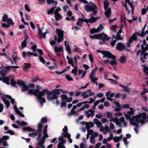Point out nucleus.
<instances>
[{
    "label": "nucleus",
    "mask_w": 148,
    "mask_h": 148,
    "mask_svg": "<svg viewBox=\"0 0 148 148\" xmlns=\"http://www.w3.org/2000/svg\"><path fill=\"white\" fill-rule=\"evenodd\" d=\"M130 111H128L127 113L124 114V116L127 120H130V124L132 125H134L136 127L138 126L139 123L141 125L144 124L145 123V119H147L148 122V115L147 116V114L145 112H139L137 114L132 116L135 112L136 110L132 108H130Z\"/></svg>",
    "instance_id": "obj_1"
},
{
    "label": "nucleus",
    "mask_w": 148,
    "mask_h": 148,
    "mask_svg": "<svg viewBox=\"0 0 148 148\" xmlns=\"http://www.w3.org/2000/svg\"><path fill=\"white\" fill-rule=\"evenodd\" d=\"M29 94H34L37 97V100L41 104L46 102L45 99L42 97L45 96L46 93L49 94V90L47 89L43 90L41 92L37 89H29L28 91Z\"/></svg>",
    "instance_id": "obj_2"
},
{
    "label": "nucleus",
    "mask_w": 148,
    "mask_h": 148,
    "mask_svg": "<svg viewBox=\"0 0 148 148\" xmlns=\"http://www.w3.org/2000/svg\"><path fill=\"white\" fill-rule=\"evenodd\" d=\"M98 53H101L103 55V58H107L108 60H103V61L105 63H109L110 64L113 66V67L115 68L117 64V62L114 56L111 54L109 52L106 51H101L98 50L97 51Z\"/></svg>",
    "instance_id": "obj_3"
},
{
    "label": "nucleus",
    "mask_w": 148,
    "mask_h": 148,
    "mask_svg": "<svg viewBox=\"0 0 148 148\" xmlns=\"http://www.w3.org/2000/svg\"><path fill=\"white\" fill-rule=\"evenodd\" d=\"M2 99L4 103L6 105V107L7 108H8L10 105V102L8 100V99H10L11 102L13 105H14L13 106V108L16 113L21 117H24V114L19 111V110L17 108L16 106L14 105L15 101L13 99H12L10 96L7 95H3L2 96Z\"/></svg>",
    "instance_id": "obj_4"
},
{
    "label": "nucleus",
    "mask_w": 148,
    "mask_h": 148,
    "mask_svg": "<svg viewBox=\"0 0 148 148\" xmlns=\"http://www.w3.org/2000/svg\"><path fill=\"white\" fill-rule=\"evenodd\" d=\"M19 67L17 66H8L6 68V70H3L1 71L2 77H0V80H2L3 82L6 83L7 84H10V83L9 78L8 77L5 76V75L7 73V71L10 69L11 68H17Z\"/></svg>",
    "instance_id": "obj_5"
},
{
    "label": "nucleus",
    "mask_w": 148,
    "mask_h": 148,
    "mask_svg": "<svg viewBox=\"0 0 148 148\" xmlns=\"http://www.w3.org/2000/svg\"><path fill=\"white\" fill-rule=\"evenodd\" d=\"M89 3L92 5L89 4L85 5L84 6V9L87 12H93L91 13L90 16H95L97 12L98 8L95 3L91 2H90Z\"/></svg>",
    "instance_id": "obj_6"
},
{
    "label": "nucleus",
    "mask_w": 148,
    "mask_h": 148,
    "mask_svg": "<svg viewBox=\"0 0 148 148\" xmlns=\"http://www.w3.org/2000/svg\"><path fill=\"white\" fill-rule=\"evenodd\" d=\"M47 125H46L43 131V136L37 144L38 146L40 148H45V146L44 144L45 142V139L49 137V136L47 133Z\"/></svg>",
    "instance_id": "obj_7"
},
{
    "label": "nucleus",
    "mask_w": 148,
    "mask_h": 148,
    "mask_svg": "<svg viewBox=\"0 0 148 148\" xmlns=\"http://www.w3.org/2000/svg\"><path fill=\"white\" fill-rule=\"evenodd\" d=\"M11 85L15 87L17 84L19 86L21 89V90L23 92L25 91L28 90L29 87L26 86L24 82L22 81H18L17 83L13 79H11Z\"/></svg>",
    "instance_id": "obj_8"
},
{
    "label": "nucleus",
    "mask_w": 148,
    "mask_h": 148,
    "mask_svg": "<svg viewBox=\"0 0 148 148\" xmlns=\"http://www.w3.org/2000/svg\"><path fill=\"white\" fill-rule=\"evenodd\" d=\"M90 37L92 39H101L102 41L99 42V43L101 44H104L105 40H107L110 39V37H108V36L106 34L103 33L98 35H95L93 36H90Z\"/></svg>",
    "instance_id": "obj_9"
},
{
    "label": "nucleus",
    "mask_w": 148,
    "mask_h": 148,
    "mask_svg": "<svg viewBox=\"0 0 148 148\" xmlns=\"http://www.w3.org/2000/svg\"><path fill=\"white\" fill-rule=\"evenodd\" d=\"M106 114V117L108 118L109 119L110 122H114L119 127H122L121 124L119 122V119L116 117L113 118L112 117V112H107Z\"/></svg>",
    "instance_id": "obj_10"
},
{
    "label": "nucleus",
    "mask_w": 148,
    "mask_h": 148,
    "mask_svg": "<svg viewBox=\"0 0 148 148\" xmlns=\"http://www.w3.org/2000/svg\"><path fill=\"white\" fill-rule=\"evenodd\" d=\"M109 3L107 0H105L103 2V6L105 10L104 14L107 18H109L111 14V10L109 7Z\"/></svg>",
    "instance_id": "obj_11"
},
{
    "label": "nucleus",
    "mask_w": 148,
    "mask_h": 148,
    "mask_svg": "<svg viewBox=\"0 0 148 148\" xmlns=\"http://www.w3.org/2000/svg\"><path fill=\"white\" fill-rule=\"evenodd\" d=\"M64 32L58 29L56 30L57 35L54 37L55 40L60 43L63 40L64 38Z\"/></svg>",
    "instance_id": "obj_12"
},
{
    "label": "nucleus",
    "mask_w": 148,
    "mask_h": 148,
    "mask_svg": "<svg viewBox=\"0 0 148 148\" xmlns=\"http://www.w3.org/2000/svg\"><path fill=\"white\" fill-rule=\"evenodd\" d=\"M68 130V129L67 126H65L63 129V131L64 133H62V136L63 137H67L69 140V143H71L72 142V140L70 138L71 135L70 134L67 132Z\"/></svg>",
    "instance_id": "obj_13"
},
{
    "label": "nucleus",
    "mask_w": 148,
    "mask_h": 148,
    "mask_svg": "<svg viewBox=\"0 0 148 148\" xmlns=\"http://www.w3.org/2000/svg\"><path fill=\"white\" fill-rule=\"evenodd\" d=\"M139 34L138 33L133 34L131 38L129 39L127 43V47H129L131 43L132 42L133 40H137V36H139Z\"/></svg>",
    "instance_id": "obj_14"
},
{
    "label": "nucleus",
    "mask_w": 148,
    "mask_h": 148,
    "mask_svg": "<svg viewBox=\"0 0 148 148\" xmlns=\"http://www.w3.org/2000/svg\"><path fill=\"white\" fill-rule=\"evenodd\" d=\"M44 29L45 30V32H42L44 31V29L43 30L42 29H41L40 28L38 27V33L39 36L41 38H45L46 34L47 33L46 32V31H47V29Z\"/></svg>",
    "instance_id": "obj_15"
},
{
    "label": "nucleus",
    "mask_w": 148,
    "mask_h": 148,
    "mask_svg": "<svg viewBox=\"0 0 148 148\" xmlns=\"http://www.w3.org/2000/svg\"><path fill=\"white\" fill-rule=\"evenodd\" d=\"M148 56V53L143 52H141L140 55V60L142 62H145L147 59V57Z\"/></svg>",
    "instance_id": "obj_16"
},
{
    "label": "nucleus",
    "mask_w": 148,
    "mask_h": 148,
    "mask_svg": "<svg viewBox=\"0 0 148 148\" xmlns=\"http://www.w3.org/2000/svg\"><path fill=\"white\" fill-rule=\"evenodd\" d=\"M103 27L101 24L97 29H92L91 30L90 32L92 34H93L95 33H98L101 31L103 29Z\"/></svg>",
    "instance_id": "obj_17"
},
{
    "label": "nucleus",
    "mask_w": 148,
    "mask_h": 148,
    "mask_svg": "<svg viewBox=\"0 0 148 148\" xmlns=\"http://www.w3.org/2000/svg\"><path fill=\"white\" fill-rule=\"evenodd\" d=\"M58 140L61 141V142L59 143L58 148H65L64 146L62 143H64L66 142V140H64L62 137H60L58 138Z\"/></svg>",
    "instance_id": "obj_18"
},
{
    "label": "nucleus",
    "mask_w": 148,
    "mask_h": 148,
    "mask_svg": "<svg viewBox=\"0 0 148 148\" xmlns=\"http://www.w3.org/2000/svg\"><path fill=\"white\" fill-rule=\"evenodd\" d=\"M94 112V111L90 109L88 110V111H86L85 113L86 117L87 118H89L90 116L92 117H93L95 114Z\"/></svg>",
    "instance_id": "obj_19"
},
{
    "label": "nucleus",
    "mask_w": 148,
    "mask_h": 148,
    "mask_svg": "<svg viewBox=\"0 0 148 148\" xmlns=\"http://www.w3.org/2000/svg\"><path fill=\"white\" fill-rule=\"evenodd\" d=\"M54 51L56 54V55L57 56H59L60 54L59 53V52L61 51L63 52V49L61 46L59 47H56L54 49Z\"/></svg>",
    "instance_id": "obj_20"
},
{
    "label": "nucleus",
    "mask_w": 148,
    "mask_h": 148,
    "mask_svg": "<svg viewBox=\"0 0 148 148\" xmlns=\"http://www.w3.org/2000/svg\"><path fill=\"white\" fill-rule=\"evenodd\" d=\"M116 49L119 51L123 50L125 49V46L123 44L119 42L117 45Z\"/></svg>",
    "instance_id": "obj_21"
},
{
    "label": "nucleus",
    "mask_w": 148,
    "mask_h": 148,
    "mask_svg": "<svg viewBox=\"0 0 148 148\" xmlns=\"http://www.w3.org/2000/svg\"><path fill=\"white\" fill-rule=\"evenodd\" d=\"M94 16H91L92 18H91L88 19H87L85 18H84L85 20H86V22H89L90 23H92L95 22L97 19H99L100 18L99 17L97 18H95Z\"/></svg>",
    "instance_id": "obj_22"
},
{
    "label": "nucleus",
    "mask_w": 148,
    "mask_h": 148,
    "mask_svg": "<svg viewBox=\"0 0 148 148\" xmlns=\"http://www.w3.org/2000/svg\"><path fill=\"white\" fill-rule=\"evenodd\" d=\"M114 95V94L113 93H111L110 91L107 92L106 94V99L108 100H111V97H113Z\"/></svg>",
    "instance_id": "obj_23"
},
{
    "label": "nucleus",
    "mask_w": 148,
    "mask_h": 148,
    "mask_svg": "<svg viewBox=\"0 0 148 148\" xmlns=\"http://www.w3.org/2000/svg\"><path fill=\"white\" fill-rule=\"evenodd\" d=\"M119 86L123 89L124 91L127 92L129 93L130 91V89L129 88L121 84H119Z\"/></svg>",
    "instance_id": "obj_24"
},
{
    "label": "nucleus",
    "mask_w": 148,
    "mask_h": 148,
    "mask_svg": "<svg viewBox=\"0 0 148 148\" xmlns=\"http://www.w3.org/2000/svg\"><path fill=\"white\" fill-rule=\"evenodd\" d=\"M33 54V53L30 51H28L27 53H26L25 51H23L22 52V56L24 58H25L27 56L29 57L30 56H32Z\"/></svg>",
    "instance_id": "obj_25"
},
{
    "label": "nucleus",
    "mask_w": 148,
    "mask_h": 148,
    "mask_svg": "<svg viewBox=\"0 0 148 148\" xmlns=\"http://www.w3.org/2000/svg\"><path fill=\"white\" fill-rule=\"evenodd\" d=\"M64 45L66 50L70 54H71V51L68 43H67L66 42V41H65Z\"/></svg>",
    "instance_id": "obj_26"
},
{
    "label": "nucleus",
    "mask_w": 148,
    "mask_h": 148,
    "mask_svg": "<svg viewBox=\"0 0 148 148\" xmlns=\"http://www.w3.org/2000/svg\"><path fill=\"white\" fill-rule=\"evenodd\" d=\"M94 125L93 123L90 121L86 122V126L87 129H90V127H93Z\"/></svg>",
    "instance_id": "obj_27"
},
{
    "label": "nucleus",
    "mask_w": 148,
    "mask_h": 148,
    "mask_svg": "<svg viewBox=\"0 0 148 148\" xmlns=\"http://www.w3.org/2000/svg\"><path fill=\"white\" fill-rule=\"evenodd\" d=\"M84 21L86 22V20H85V19H84L82 18H79L76 23V24L79 26H81L82 25L83 22Z\"/></svg>",
    "instance_id": "obj_28"
},
{
    "label": "nucleus",
    "mask_w": 148,
    "mask_h": 148,
    "mask_svg": "<svg viewBox=\"0 0 148 148\" xmlns=\"http://www.w3.org/2000/svg\"><path fill=\"white\" fill-rule=\"evenodd\" d=\"M141 51L146 52V51L148 49V44L143 45V44L141 45Z\"/></svg>",
    "instance_id": "obj_29"
},
{
    "label": "nucleus",
    "mask_w": 148,
    "mask_h": 148,
    "mask_svg": "<svg viewBox=\"0 0 148 148\" xmlns=\"http://www.w3.org/2000/svg\"><path fill=\"white\" fill-rule=\"evenodd\" d=\"M23 66L24 70L27 71L31 67V64L29 63H24Z\"/></svg>",
    "instance_id": "obj_30"
},
{
    "label": "nucleus",
    "mask_w": 148,
    "mask_h": 148,
    "mask_svg": "<svg viewBox=\"0 0 148 148\" xmlns=\"http://www.w3.org/2000/svg\"><path fill=\"white\" fill-rule=\"evenodd\" d=\"M122 137L123 136L122 135H121L119 137H114L113 140L114 142L117 143L122 139Z\"/></svg>",
    "instance_id": "obj_31"
},
{
    "label": "nucleus",
    "mask_w": 148,
    "mask_h": 148,
    "mask_svg": "<svg viewBox=\"0 0 148 148\" xmlns=\"http://www.w3.org/2000/svg\"><path fill=\"white\" fill-rule=\"evenodd\" d=\"M126 60V57L125 56H123L120 57L119 62L121 63H125Z\"/></svg>",
    "instance_id": "obj_32"
},
{
    "label": "nucleus",
    "mask_w": 148,
    "mask_h": 148,
    "mask_svg": "<svg viewBox=\"0 0 148 148\" xmlns=\"http://www.w3.org/2000/svg\"><path fill=\"white\" fill-rule=\"evenodd\" d=\"M121 33V29H120L119 32L117 34V35L115 37V39L116 40H121L122 38L121 37V35L120 34Z\"/></svg>",
    "instance_id": "obj_33"
},
{
    "label": "nucleus",
    "mask_w": 148,
    "mask_h": 148,
    "mask_svg": "<svg viewBox=\"0 0 148 148\" xmlns=\"http://www.w3.org/2000/svg\"><path fill=\"white\" fill-rule=\"evenodd\" d=\"M81 95L84 99L88 98L89 97V95L86 92H84L81 93Z\"/></svg>",
    "instance_id": "obj_34"
},
{
    "label": "nucleus",
    "mask_w": 148,
    "mask_h": 148,
    "mask_svg": "<svg viewBox=\"0 0 148 148\" xmlns=\"http://www.w3.org/2000/svg\"><path fill=\"white\" fill-rule=\"evenodd\" d=\"M27 40V39L26 38H25L23 41L22 42L21 47H20L21 49H23L26 46Z\"/></svg>",
    "instance_id": "obj_35"
},
{
    "label": "nucleus",
    "mask_w": 148,
    "mask_h": 148,
    "mask_svg": "<svg viewBox=\"0 0 148 148\" xmlns=\"http://www.w3.org/2000/svg\"><path fill=\"white\" fill-rule=\"evenodd\" d=\"M23 132L25 130H27L29 132H34V129H32L29 127H23Z\"/></svg>",
    "instance_id": "obj_36"
},
{
    "label": "nucleus",
    "mask_w": 148,
    "mask_h": 148,
    "mask_svg": "<svg viewBox=\"0 0 148 148\" xmlns=\"http://www.w3.org/2000/svg\"><path fill=\"white\" fill-rule=\"evenodd\" d=\"M47 3L49 4H52L53 6L56 5L57 3L53 0H47Z\"/></svg>",
    "instance_id": "obj_37"
},
{
    "label": "nucleus",
    "mask_w": 148,
    "mask_h": 148,
    "mask_svg": "<svg viewBox=\"0 0 148 148\" xmlns=\"http://www.w3.org/2000/svg\"><path fill=\"white\" fill-rule=\"evenodd\" d=\"M16 123L17 124L20 125H27V123L24 122L23 121H21L18 120H17L16 121Z\"/></svg>",
    "instance_id": "obj_38"
},
{
    "label": "nucleus",
    "mask_w": 148,
    "mask_h": 148,
    "mask_svg": "<svg viewBox=\"0 0 148 148\" xmlns=\"http://www.w3.org/2000/svg\"><path fill=\"white\" fill-rule=\"evenodd\" d=\"M17 53L16 52H15L14 53L13 55L12 56V58L14 61V64L15 63V64H16V56Z\"/></svg>",
    "instance_id": "obj_39"
},
{
    "label": "nucleus",
    "mask_w": 148,
    "mask_h": 148,
    "mask_svg": "<svg viewBox=\"0 0 148 148\" xmlns=\"http://www.w3.org/2000/svg\"><path fill=\"white\" fill-rule=\"evenodd\" d=\"M54 14L55 15V17L56 20H59L62 18V16L59 13Z\"/></svg>",
    "instance_id": "obj_40"
},
{
    "label": "nucleus",
    "mask_w": 148,
    "mask_h": 148,
    "mask_svg": "<svg viewBox=\"0 0 148 148\" xmlns=\"http://www.w3.org/2000/svg\"><path fill=\"white\" fill-rule=\"evenodd\" d=\"M7 22L8 23V24L9 25H14V22L11 18L8 19L7 20Z\"/></svg>",
    "instance_id": "obj_41"
},
{
    "label": "nucleus",
    "mask_w": 148,
    "mask_h": 148,
    "mask_svg": "<svg viewBox=\"0 0 148 148\" xmlns=\"http://www.w3.org/2000/svg\"><path fill=\"white\" fill-rule=\"evenodd\" d=\"M61 91H63V90L60 89H55L53 91V93L57 95H59L60 94Z\"/></svg>",
    "instance_id": "obj_42"
},
{
    "label": "nucleus",
    "mask_w": 148,
    "mask_h": 148,
    "mask_svg": "<svg viewBox=\"0 0 148 148\" xmlns=\"http://www.w3.org/2000/svg\"><path fill=\"white\" fill-rule=\"evenodd\" d=\"M109 135V136L107 138L108 141H110L111 140H113L114 138L113 134L112 132L110 133Z\"/></svg>",
    "instance_id": "obj_43"
},
{
    "label": "nucleus",
    "mask_w": 148,
    "mask_h": 148,
    "mask_svg": "<svg viewBox=\"0 0 148 148\" xmlns=\"http://www.w3.org/2000/svg\"><path fill=\"white\" fill-rule=\"evenodd\" d=\"M97 69V67H96L95 69H93L91 71L89 76H94L95 74L96 70Z\"/></svg>",
    "instance_id": "obj_44"
},
{
    "label": "nucleus",
    "mask_w": 148,
    "mask_h": 148,
    "mask_svg": "<svg viewBox=\"0 0 148 148\" xmlns=\"http://www.w3.org/2000/svg\"><path fill=\"white\" fill-rule=\"evenodd\" d=\"M104 133L106 134L107 132H109L110 131L109 127L107 125H106L104 127Z\"/></svg>",
    "instance_id": "obj_45"
},
{
    "label": "nucleus",
    "mask_w": 148,
    "mask_h": 148,
    "mask_svg": "<svg viewBox=\"0 0 148 148\" xmlns=\"http://www.w3.org/2000/svg\"><path fill=\"white\" fill-rule=\"evenodd\" d=\"M60 97L61 98V100L62 101H66L67 97V95L65 94L62 95H61Z\"/></svg>",
    "instance_id": "obj_46"
},
{
    "label": "nucleus",
    "mask_w": 148,
    "mask_h": 148,
    "mask_svg": "<svg viewBox=\"0 0 148 148\" xmlns=\"http://www.w3.org/2000/svg\"><path fill=\"white\" fill-rule=\"evenodd\" d=\"M144 71L145 74L148 76V67L145 65H144Z\"/></svg>",
    "instance_id": "obj_47"
},
{
    "label": "nucleus",
    "mask_w": 148,
    "mask_h": 148,
    "mask_svg": "<svg viewBox=\"0 0 148 148\" xmlns=\"http://www.w3.org/2000/svg\"><path fill=\"white\" fill-rule=\"evenodd\" d=\"M42 127V124L40 123H39L38 125V132H41V130Z\"/></svg>",
    "instance_id": "obj_48"
},
{
    "label": "nucleus",
    "mask_w": 148,
    "mask_h": 148,
    "mask_svg": "<svg viewBox=\"0 0 148 148\" xmlns=\"http://www.w3.org/2000/svg\"><path fill=\"white\" fill-rule=\"evenodd\" d=\"M90 141L91 143L94 144L95 143V138L93 136H91L90 137Z\"/></svg>",
    "instance_id": "obj_49"
},
{
    "label": "nucleus",
    "mask_w": 148,
    "mask_h": 148,
    "mask_svg": "<svg viewBox=\"0 0 148 148\" xmlns=\"http://www.w3.org/2000/svg\"><path fill=\"white\" fill-rule=\"evenodd\" d=\"M90 80L92 82H95L96 80H97L98 79L96 78L94 76H89Z\"/></svg>",
    "instance_id": "obj_50"
},
{
    "label": "nucleus",
    "mask_w": 148,
    "mask_h": 148,
    "mask_svg": "<svg viewBox=\"0 0 148 148\" xmlns=\"http://www.w3.org/2000/svg\"><path fill=\"white\" fill-rule=\"evenodd\" d=\"M80 148H87V145L83 143H81L80 145Z\"/></svg>",
    "instance_id": "obj_51"
},
{
    "label": "nucleus",
    "mask_w": 148,
    "mask_h": 148,
    "mask_svg": "<svg viewBox=\"0 0 148 148\" xmlns=\"http://www.w3.org/2000/svg\"><path fill=\"white\" fill-rule=\"evenodd\" d=\"M47 119L45 117H43L41 119L40 123H45L47 122Z\"/></svg>",
    "instance_id": "obj_52"
},
{
    "label": "nucleus",
    "mask_w": 148,
    "mask_h": 148,
    "mask_svg": "<svg viewBox=\"0 0 148 148\" xmlns=\"http://www.w3.org/2000/svg\"><path fill=\"white\" fill-rule=\"evenodd\" d=\"M122 107L119 106V105L118 106H117L115 108L114 110L115 111L119 112L121 110Z\"/></svg>",
    "instance_id": "obj_53"
},
{
    "label": "nucleus",
    "mask_w": 148,
    "mask_h": 148,
    "mask_svg": "<svg viewBox=\"0 0 148 148\" xmlns=\"http://www.w3.org/2000/svg\"><path fill=\"white\" fill-rule=\"evenodd\" d=\"M54 64L55 65L54 66H48V67L51 70H53L55 68H57V64L56 63H54Z\"/></svg>",
    "instance_id": "obj_54"
},
{
    "label": "nucleus",
    "mask_w": 148,
    "mask_h": 148,
    "mask_svg": "<svg viewBox=\"0 0 148 148\" xmlns=\"http://www.w3.org/2000/svg\"><path fill=\"white\" fill-rule=\"evenodd\" d=\"M88 133L89 135H91V136H93L94 134V132L93 130H90V129H87Z\"/></svg>",
    "instance_id": "obj_55"
},
{
    "label": "nucleus",
    "mask_w": 148,
    "mask_h": 148,
    "mask_svg": "<svg viewBox=\"0 0 148 148\" xmlns=\"http://www.w3.org/2000/svg\"><path fill=\"white\" fill-rule=\"evenodd\" d=\"M8 15L7 14H5L3 16L2 21L3 22H5L6 21H7V20L8 19Z\"/></svg>",
    "instance_id": "obj_56"
},
{
    "label": "nucleus",
    "mask_w": 148,
    "mask_h": 148,
    "mask_svg": "<svg viewBox=\"0 0 148 148\" xmlns=\"http://www.w3.org/2000/svg\"><path fill=\"white\" fill-rule=\"evenodd\" d=\"M108 80L110 81L111 83L112 84H118V82L113 79H108Z\"/></svg>",
    "instance_id": "obj_57"
},
{
    "label": "nucleus",
    "mask_w": 148,
    "mask_h": 148,
    "mask_svg": "<svg viewBox=\"0 0 148 148\" xmlns=\"http://www.w3.org/2000/svg\"><path fill=\"white\" fill-rule=\"evenodd\" d=\"M49 94H47L49 95L47 97V99L49 101L52 100V96H51V95H52V92H49Z\"/></svg>",
    "instance_id": "obj_58"
},
{
    "label": "nucleus",
    "mask_w": 148,
    "mask_h": 148,
    "mask_svg": "<svg viewBox=\"0 0 148 148\" xmlns=\"http://www.w3.org/2000/svg\"><path fill=\"white\" fill-rule=\"evenodd\" d=\"M55 8V7L52 8L49 10L48 12V14H52L54 12Z\"/></svg>",
    "instance_id": "obj_59"
},
{
    "label": "nucleus",
    "mask_w": 148,
    "mask_h": 148,
    "mask_svg": "<svg viewBox=\"0 0 148 148\" xmlns=\"http://www.w3.org/2000/svg\"><path fill=\"white\" fill-rule=\"evenodd\" d=\"M109 101H112V102L114 103L115 104V105L117 106H118L119 105V104L117 103L116 102V100L115 99H112V98H111V100H109Z\"/></svg>",
    "instance_id": "obj_60"
},
{
    "label": "nucleus",
    "mask_w": 148,
    "mask_h": 148,
    "mask_svg": "<svg viewBox=\"0 0 148 148\" xmlns=\"http://www.w3.org/2000/svg\"><path fill=\"white\" fill-rule=\"evenodd\" d=\"M65 78L69 81H73V78L71 77L69 75H67L65 77Z\"/></svg>",
    "instance_id": "obj_61"
},
{
    "label": "nucleus",
    "mask_w": 148,
    "mask_h": 148,
    "mask_svg": "<svg viewBox=\"0 0 148 148\" xmlns=\"http://www.w3.org/2000/svg\"><path fill=\"white\" fill-rule=\"evenodd\" d=\"M66 58L68 60V62L69 64L73 62V59L71 57L69 56H67Z\"/></svg>",
    "instance_id": "obj_62"
},
{
    "label": "nucleus",
    "mask_w": 148,
    "mask_h": 148,
    "mask_svg": "<svg viewBox=\"0 0 148 148\" xmlns=\"http://www.w3.org/2000/svg\"><path fill=\"white\" fill-rule=\"evenodd\" d=\"M109 127L112 130H114L115 127L114 124L111 122L110 123Z\"/></svg>",
    "instance_id": "obj_63"
},
{
    "label": "nucleus",
    "mask_w": 148,
    "mask_h": 148,
    "mask_svg": "<svg viewBox=\"0 0 148 148\" xmlns=\"http://www.w3.org/2000/svg\"><path fill=\"white\" fill-rule=\"evenodd\" d=\"M114 115L115 116H121L123 115V113L120 112H118L114 113Z\"/></svg>",
    "instance_id": "obj_64"
}]
</instances>
